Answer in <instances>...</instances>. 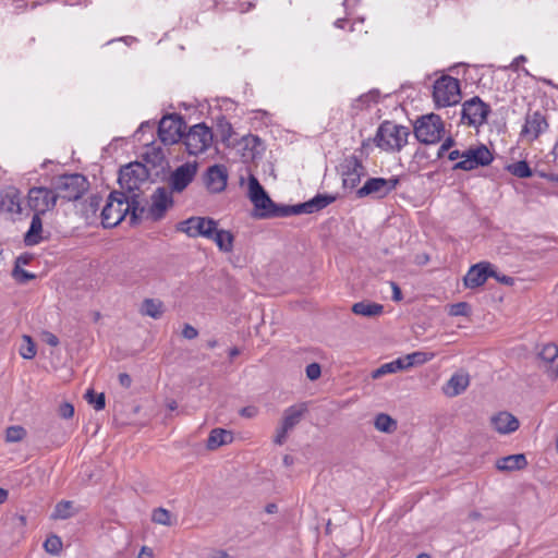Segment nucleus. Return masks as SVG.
<instances>
[{
  "mask_svg": "<svg viewBox=\"0 0 558 558\" xmlns=\"http://www.w3.org/2000/svg\"><path fill=\"white\" fill-rule=\"evenodd\" d=\"M333 201V196L318 194L312 199L302 204L293 206H278L271 201L269 195L266 193L265 195L258 198L257 203H253V216L259 219H267L274 217H287L290 215L313 214L327 207Z\"/></svg>",
  "mask_w": 558,
  "mask_h": 558,
  "instance_id": "f257e3e1",
  "label": "nucleus"
},
{
  "mask_svg": "<svg viewBox=\"0 0 558 558\" xmlns=\"http://www.w3.org/2000/svg\"><path fill=\"white\" fill-rule=\"evenodd\" d=\"M144 214L145 206L142 199L134 196L126 197L124 193L113 191L102 208L101 222L104 227L111 228L119 225L126 215H130L131 221L135 222L143 219Z\"/></svg>",
  "mask_w": 558,
  "mask_h": 558,
  "instance_id": "f03ea898",
  "label": "nucleus"
},
{
  "mask_svg": "<svg viewBox=\"0 0 558 558\" xmlns=\"http://www.w3.org/2000/svg\"><path fill=\"white\" fill-rule=\"evenodd\" d=\"M118 181L122 190L120 193L141 199L140 191L148 181V170L141 162H131L121 168Z\"/></svg>",
  "mask_w": 558,
  "mask_h": 558,
  "instance_id": "7ed1b4c3",
  "label": "nucleus"
},
{
  "mask_svg": "<svg viewBox=\"0 0 558 558\" xmlns=\"http://www.w3.org/2000/svg\"><path fill=\"white\" fill-rule=\"evenodd\" d=\"M408 128L385 121L377 130L376 145L387 151L400 150L408 142Z\"/></svg>",
  "mask_w": 558,
  "mask_h": 558,
  "instance_id": "20e7f679",
  "label": "nucleus"
},
{
  "mask_svg": "<svg viewBox=\"0 0 558 558\" xmlns=\"http://www.w3.org/2000/svg\"><path fill=\"white\" fill-rule=\"evenodd\" d=\"M445 124L438 114L429 113L418 118L414 124V135L423 144H436L442 137Z\"/></svg>",
  "mask_w": 558,
  "mask_h": 558,
  "instance_id": "39448f33",
  "label": "nucleus"
},
{
  "mask_svg": "<svg viewBox=\"0 0 558 558\" xmlns=\"http://www.w3.org/2000/svg\"><path fill=\"white\" fill-rule=\"evenodd\" d=\"M433 98L438 108L457 105L461 99L459 81L452 76H441L434 83Z\"/></svg>",
  "mask_w": 558,
  "mask_h": 558,
  "instance_id": "423d86ee",
  "label": "nucleus"
},
{
  "mask_svg": "<svg viewBox=\"0 0 558 558\" xmlns=\"http://www.w3.org/2000/svg\"><path fill=\"white\" fill-rule=\"evenodd\" d=\"M494 160L493 153L484 144L470 146L464 149V159L454 163V170L471 171L480 167H486Z\"/></svg>",
  "mask_w": 558,
  "mask_h": 558,
  "instance_id": "0eeeda50",
  "label": "nucleus"
},
{
  "mask_svg": "<svg viewBox=\"0 0 558 558\" xmlns=\"http://www.w3.org/2000/svg\"><path fill=\"white\" fill-rule=\"evenodd\" d=\"M213 140L211 130L205 123H199L190 129L184 136V144L190 155H198L211 146Z\"/></svg>",
  "mask_w": 558,
  "mask_h": 558,
  "instance_id": "6e6552de",
  "label": "nucleus"
},
{
  "mask_svg": "<svg viewBox=\"0 0 558 558\" xmlns=\"http://www.w3.org/2000/svg\"><path fill=\"white\" fill-rule=\"evenodd\" d=\"M490 107L475 96L462 105L461 121L469 126L478 128L486 123Z\"/></svg>",
  "mask_w": 558,
  "mask_h": 558,
  "instance_id": "1a4fd4ad",
  "label": "nucleus"
},
{
  "mask_svg": "<svg viewBox=\"0 0 558 558\" xmlns=\"http://www.w3.org/2000/svg\"><path fill=\"white\" fill-rule=\"evenodd\" d=\"M216 225H218V222L213 218L194 216L181 221L177 229L190 238L202 236L209 239L213 236V231H215Z\"/></svg>",
  "mask_w": 558,
  "mask_h": 558,
  "instance_id": "9d476101",
  "label": "nucleus"
},
{
  "mask_svg": "<svg viewBox=\"0 0 558 558\" xmlns=\"http://www.w3.org/2000/svg\"><path fill=\"white\" fill-rule=\"evenodd\" d=\"M399 184V178H371L365 181L362 187L356 191L360 198L371 196L373 198H383L392 192Z\"/></svg>",
  "mask_w": 558,
  "mask_h": 558,
  "instance_id": "9b49d317",
  "label": "nucleus"
},
{
  "mask_svg": "<svg viewBox=\"0 0 558 558\" xmlns=\"http://www.w3.org/2000/svg\"><path fill=\"white\" fill-rule=\"evenodd\" d=\"M184 129L185 123L180 116H166L159 122L158 136L165 145H172L182 138Z\"/></svg>",
  "mask_w": 558,
  "mask_h": 558,
  "instance_id": "f8f14e48",
  "label": "nucleus"
},
{
  "mask_svg": "<svg viewBox=\"0 0 558 558\" xmlns=\"http://www.w3.org/2000/svg\"><path fill=\"white\" fill-rule=\"evenodd\" d=\"M340 173L344 187L355 189L363 177L366 175V168L362 161L354 155H350L340 163Z\"/></svg>",
  "mask_w": 558,
  "mask_h": 558,
  "instance_id": "ddd939ff",
  "label": "nucleus"
},
{
  "mask_svg": "<svg viewBox=\"0 0 558 558\" xmlns=\"http://www.w3.org/2000/svg\"><path fill=\"white\" fill-rule=\"evenodd\" d=\"M87 189V181L82 174L63 175L57 183L59 196L68 201L78 199Z\"/></svg>",
  "mask_w": 558,
  "mask_h": 558,
  "instance_id": "4468645a",
  "label": "nucleus"
},
{
  "mask_svg": "<svg viewBox=\"0 0 558 558\" xmlns=\"http://www.w3.org/2000/svg\"><path fill=\"white\" fill-rule=\"evenodd\" d=\"M59 195L47 187H33L28 192V206L35 213L44 215L51 210Z\"/></svg>",
  "mask_w": 558,
  "mask_h": 558,
  "instance_id": "2eb2a0df",
  "label": "nucleus"
},
{
  "mask_svg": "<svg viewBox=\"0 0 558 558\" xmlns=\"http://www.w3.org/2000/svg\"><path fill=\"white\" fill-rule=\"evenodd\" d=\"M197 173L196 162H185L178 167L169 177L171 192L181 193L194 180Z\"/></svg>",
  "mask_w": 558,
  "mask_h": 558,
  "instance_id": "dca6fc26",
  "label": "nucleus"
},
{
  "mask_svg": "<svg viewBox=\"0 0 558 558\" xmlns=\"http://www.w3.org/2000/svg\"><path fill=\"white\" fill-rule=\"evenodd\" d=\"M172 205V197L165 187H158L151 195V204L145 208L144 218L157 221L161 219L167 209Z\"/></svg>",
  "mask_w": 558,
  "mask_h": 558,
  "instance_id": "f3484780",
  "label": "nucleus"
},
{
  "mask_svg": "<svg viewBox=\"0 0 558 558\" xmlns=\"http://www.w3.org/2000/svg\"><path fill=\"white\" fill-rule=\"evenodd\" d=\"M490 276H495L494 266L490 263L481 262L468 270L463 282L466 288L474 289L483 286Z\"/></svg>",
  "mask_w": 558,
  "mask_h": 558,
  "instance_id": "a211bd4d",
  "label": "nucleus"
},
{
  "mask_svg": "<svg viewBox=\"0 0 558 558\" xmlns=\"http://www.w3.org/2000/svg\"><path fill=\"white\" fill-rule=\"evenodd\" d=\"M547 128L548 123L539 111L532 113L529 112L525 117V123L522 128L521 135L529 141H534L545 132Z\"/></svg>",
  "mask_w": 558,
  "mask_h": 558,
  "instance_id": "6ab92c4d",
  "label": "nucleus"
},
{
  "mask_svg": "<svg viewBox=\"0 0 558 558\" xmlns=\"http://www.w3.org/2000/svg\"><path fill=\"white\" fill-rule=\"evenodd\" d=\"M228 172L225 166L215 165L208 168L205 183L210 192L219 193L227 186Z\"/></svg>",
  "mask_w": 558,
  "mask_h": 558,
  "instance_id": "aec40b11",
  "label": "nucleus"
},
{
  "mask_svg": "<svg viewBox=\"0 0 558 558\" xmlns=\"http://www.w3.org/2000/svg\"><path fill=\"white\" fill-rule=\"evenodd\" d=\"M470 385V375L465 371L454 373L442 387V392L453 398L463 393Z\"/></svg>",
  "mask_w": 558,
  "mask_h": 558,
  "instance_id": "412c9836",
  "label": "nucleus"
},
{
  "mask_svg": "<svg viewBox=\"0 0 558 558\" xmlns=\"http://www.w3.org/2000/svg\"><path fill=\"white\" fill-rule=\"evenodd\" d=\"M0 210L10 215L21 214V193L19 190L9 187L1 194Z\"/></svg>",
  "mask_w": 558,
  "mask_h": 558,
  "instance_id": "4be33fe9",
  "label": "nucleus"
},
{
  "mask_svg": "<svg viewBox=\"0 0 558 558\" xmlns=\"http://www.w3.org/2000/svg\"><path fill=\"white\" fill-rule=\"evenodd\" d=\"M539 357L545 363L547 374L554 378L558 377V345L545 344L539 352Z\"/></svg>",
  "mask_w": 558,
  "mask_h": 558,
  "instance_id": "5701e85b",
  "label": "nucleus"
},
{
  "mask_svg": "<svg viewBox=\"0 0 558 558\" xmlns=\"http://www.w3.org/2000/svg\"><path fill=\"white\" fill-rule=\"evenodd\" d=\"M492 425L499 434H510L519 428V421L511 413L500 412L492 417Z\"/></svg>",
  "mask_w": 558,
  "mask_h": 558,
  "instance_id": "b1692460",
  "label": "nucleus"
},
{
  "mask_svg": "<svg viewBox=\"0 0 558 558\" xmlns=\"http://www.w3.org/2000/svg\"><path fill=\"white\" fill-rule=\"evenodd\" d=\"M306 411V403H299L287 408L283 412L281 425H283L286 429H293L300 423Z\"/></svg>",
  "mask_w": 558,
  "mask_h": 558,
  "instance_id": "393cba45",
  "label": "nucleus"
},
{
  "mask_svg": "<svg viewBox=\"0 0 558 558\" xmlns=\"http://www.w3.org/2000/svg\"><path fill=\"white\" fill-rule=\"evenodd\" d=\"M526 465L527 461L523 453L502 457L496 461V468L499 471H518L524 469Z\"/></svg>",
  "mask_w": 558,
  "mask_h": 558,
  "instance_id": "a878e982",
  "label": "nucleus"
},
{
  "mask_svg": "<svg viewBox=\"0 0 558 558\" xmlns=\"http://www.w3.org/2000/svg\"><path fill=\"white\" fill-rule=\"evenodd\" d=\"M233 441V434L223 428H214L207 439V449L216 450L221 446L231 444Z\"/></svg>",
  "mask_w": 558,
  "mask_h": 558,
  "instance_id": "bb28decb",
  "label": "nucleus"
},
{
  "mask_svg": "<svg viewBox=\"0 0 558 558\" xmlns=\"http://www.w3.org/2000/svg\"><path fill=\"white\" fill-rule=\"evenodd\" d=\"M208 240L214 241L221 252L229 253L233 250L234 238L232 233L228 230L218 229V225L215 226L213 236Z\"/></svg>",
  "mask_w": 558,
  "mask_h": 558,
  "instance_id": "cd10ccee",
  "label": "nucleus"
},
{
  "mask_svg": "<svg viewBox=\"0 0 558 558\" xmlns=\"http://www.w3.org/2000/svg\"><path fill=\"white\" fill-rule=\"evenodd\" d=\"M43 221L39 214H34L28 231L25 233L24 242L28 246H33L43 240Z\"/></svg>",
  "mask_w": 558,
  "mask_h": 558,
  "instance_id": "c85d7f7f",
  "label": "nucleus"
},
{
  "mask_svg": "<svg viewBox=\"0 0 558 558\" xmlns=\"http://www.w3.org/2000/svg\"><path fill=\"white\" fill-rule=\"evenodd\" d=\"M352 312L364 317H377L383 314L384 306L375 302L361 301L352 305Z\"/></svg>",
  "mask_w": 558,
  "mask_h": 558,
  "instance_id": "c756f323",
  "label": "nucleus"
},
{
  "mask_svg": "<svg viewBox=\"0 0 558 558\" xmlns=\"http://www.w3.org/2000/svg\"><path fill=\"white\" fill-rule=\"evenodd\" d=\"M165 306L159 299H145L140 307V313L143 316H148L158 319L162 316Z\"/></svg>",
  "mask_w": 558,
  "mask_h": 558,
  "instance_id": "7c9ffc66",
  "label": "nucleus"
},
{
  "mask_svg": "<svg viewBox=\"0 0 558 558\" xmlns=\"http://www.w3.org/2000/svg\"><path fill=\"white\" fill-rule=\"evenodd\" d=\"M435 356L434 353H427V352H413L405 356L399 357V360L402 363L403 371L408 369L414 365H422L430 360H433Z\"/></svg>",
  "mask_w": 558,
  "mask_h": 558,
  "instance_id": "2f4dec72",
  "label": "nucleus"
},
{
  "mask_svg": "<svg viewBox=\"0 0 558 558\" xmlns=\"http://www.w3.org/2000/svg\"><path fill=\"white\" fill-rule=\"evenodd\" d=\"M76 513L77 510L74 508L73 501L62 500L56 505L51 518L54 520H65L72 518Z\"/></svg>",
  "mask_w": 558,
  "mask_h": 558,
  "instance_id": "473e14b6",
  "label": "nucleus"
},
{
  "mask_svg": "<svg viewBox=\"0 0 558 558\" xmlns=\"http://www.w3.org/2000/svg\"><path fill=\"white\" fill-rule=\"evenodd\" d=\"M399 371H403L402 363L399 359L391 361L389 363H385L372 373L373 379L381 378L385 375L393 374Z\"/></svg>",
  "mask_w": 558,
  "mask_h": 558,
  "instance_id": "72a5a7b5",
  "label": "nucleus"
},
{
  "mask_svg": "<svg viewBox=\"0 0 558 558\" xmlns=\"http://www.w3.org/2000/svg\"><path fill=\"white\" fill-rule=\"evenodd\" d=\"M507 171L512 175L518 178H530L532 175V170L526 161L521 160L513 163H510L506 167Z\"/></svg>",
  "mask_w": 558,
  "mask_h": 558,
  "instance_id": "f704fd0d",
  "label": "nucleus"
},
{
  "mask_svg": "<svg viewBox=\"0 0 558 558\" xmlns=\"http://www.w3.org/2000/svg\"><path fill=\"white\" fill-rule=\"evenodd\" d=\"M375 427L379 432L391 433L396 429L397 423L388 414L380 413L375 418Z\"/></svg>",
  "mask_w": 558,
  "mask_h": 558,
  "instance_id": "c9c22d12",
  "label": "nucleus"
},
{
  "mask_svg": "<svg viewBox=\"0 0 558 558\" xmlns=\"http://www.w3.org/2000/svg\"><path fill=\"white\" fill-rule=\"evenodd\" d=\"M266 194V191L260 185L254 175L248 178V198L252 203H257L258 198Z\"/></svg>",
  "mask_w": 558,
  "mask_h": 558,
  "instance_id": "e433bc0d",
  "label": "nucleus"
},
{
  "mask_svg": "<svg viewBox=\"0 0 558 558\" xmlns=\"http://www.w3.org/2000/svg\"><path fill=\"white\" fill-rule=\"evenodd\" d=\"M266 194V191L260 185L254 175L248 178V198L252 203H257L258 198Z\"/></svg>",
  "mask_w": 558,
  "mask_h": 558,
  "instance_id": "4c0bfd02",
  "label": "nucleus"
},
{
  "mask_svg": "<svg viewBox=\"0 0 558 558\" xmlns=\"http://www.w3.org/2000/svg\"><path fill=\"white\" fill-rule=\"evenodd\" d=\"M20 354L22 357L27 360H32L36 355L35 343L33 339L27 335L23 336V344L20 348Z\"/></svg>",
  "mask_w": 558,
  "mask_h": 558,
  "instance_id": "58836bf2",
  "label": "nucleus"
},
{
  "mask_svg": "<svg viewBox=\"0 0 558 558\" xmlns=\"http://www.w3.org/2000/svg\"><path fill=\"white\" fill-rule=\"evenodd\" d=\"M25 436V428L19 425L8 427L5 432V440L8 442H19L23 440Z\"/></svg>",
  "mask_w": 558,
  "mask_h": 558,
  "instance_id": "ea45409f",
  "label": "nucleus"
},
{
  "mask_svg": "<svg viewBox=\"0 0 558 558\" xmlns=\"http://www.w3.org/2000/svg\"><path fill=\"white\" fill-rule=\"evenodd\" d=\"M153 522L166 526L172 525L171 513L165 508H158L154 510L151 515Z\"/></svg>",
  "mask_w": 558,
  "mask_h": 558,
  "instance_id": "a19ab883",
  "label": "nucleus"
},
{
  "mask_svg": "<svg viewBox=\"0 0 558 558\" xmlns=\"http://www.w3.org/2000/svg\"><path fill=\"white\" fill-rule=\"evenodd\" d=\"M44 548L47 553L57 555L62 549V541L59 536L51 535L45 541Z\"/></svg>",
  "mask_w": 558,
  "mask_h": 558,
  "instance_id": "79ce46f5",
  "label": "nucleus"
},
{
  "mask_svg": "<svg viewBox=\"0 0 558 558\" xmlns=\"http://www.w3.org/2000/svg\"><path fill=\"white\" fill-rule=\"evenodd\" d=\"M85 399L89 404L94 407L96 411L102 410L106 405L104 393L95 395L93 390H87L85 393Z\"/></svg>",
  "mask_w": 558,
  "mask_h": 558,
  "instance_id": "37998d69",
  "label": "nucleus"
},
{
  "mask_svg": "<svg viewBox=\"0 0 558 558\" xmlns=\"http://www.w3.org/2000/svg\"><path fill=\"white\" fill-rule=\"evenodd\" d=\"M448 314L450 316H469L471 314V305L466 302H459L449 305Z\"/></svg>",
  "mask_w": 558,
  "mask_h": 558,
  "instance_id": "c03bdc74",
  "label": "nucleus"
},
{
  "mask_svg": "<svg viewBox=\"0 0 558 558\" xmlns=\"http://www.w3.org/2000/svg\"><path fill=\"white\" fill-rule=\"evenodd\" d=\"M322 368L317 363H312L306 366V376L310 380H316L320 377Z\"/></svg>",
  "mask_w": 558,
  "mask_h": 558,
  "instance_id": "a18cd8bd",
  "label": "nucleus"
},
{
  "mask_svg": "<svg viewBox=\"0 0 558 558\" xmlns=\"http://www.w3.org/2000/svg\"><path fill=\"white\" fill-rule=\"evenodd\" d=\"M290 432V429H286V427L283 425H281L278 429H277V433H276V436L274 438V442L276 445H279L281 446L282 444H284L286 439H287V434Z\"/></svg>",
  "mask_w": 558,
  "mask_h": 558,
  "instance_id": "49530a36",
  "label": "nucleus"
},
{
  "mask_svg": "<svg viewBox=\"0 0 558 558\" xmlns=\"http://www.w3.org/2000/svg\"><path fill=\"white\" fill-rule=\"evenodd\" d=\"M59 414L63 418H71L74 414V407L71 403H63L59 408Z\"/></svg>",
  "mask_w": 558,
  "mask_h": 558,
  "instance_id": "de8ad7c7",
  "label": "nucleus"
},
{
  "mask_svg": "<svg viewBox=\"0 0 558 558\" xmlns=\"http://www.w3.org/2000/svg\"><path fill=\"white\" fill-rule=\"evenodd\" d=\"M182 336L189 340L195 339L198 336V331L193 326L185 324L182 329Z\"/></svg>",
  "mask_w": 558,
  "mask_h": 558,
  "instance_id": "09e8293b",
  "label": "nucleus"
},
{
  "mask_svg": "<svg viewBox=\"0 0 558 558\" xmlns=\"http://www.w3.org/2000/svg\"><path fill=\"white\" fill-rule=\"evenodd\" d=\"M258 413V410L256 407H253V405H250V407H245V408H242L240 410V414L241 416L243 417H247V418H252V417H255Z\"/></svg>",
  "mask_w": 558,
  "mask_h": 558,
  "instance_id": "8fccbe9b",
  "label": "nucleus"
},
{
  "mask_svg": "<svg viewBox=\"0 0 558 558\" xmlns=\"http://www.w3.org/2000/svg\"><path fill=\"white\" fill-rule=\"evenodd\" d=\"M43 340L51 347H57L59 344L58 337L49 331H45L43 333Z\"/></svg>",
  "mask_w": 558,
  "mask_h": 558,
  "instance_id": "3c124183",
  "label": "nucleus"
},
{
  "mask_svg": "<svg viewBox=\"0 0 558 558\" xmlns=\"http://www.w3.org/2000/svg\"><path fill=\"white\" fill-rule=\"evenodd\" d=\"M390 286H391V289H392V300L396 301V302H399L402 300V292H401V289L399 288V286L391 281L390 282Z\"/></svg>",
  "mask_w": 558,
  "mask_h": 558,
  "instance_id": "603ef678",
  "label": "nucleus"
},
{
  "mask_svg": "<svg viewBox=\"0 0 558 558\" xmlns=\"http://www.w3.org/2000/svg\"><path fill=\"white\" fill-rule=\"evenodd\" d=\"M448 158L451 161H456V160L460 161V160L464 159V150H459V149L451 150L448 155Z\"/></svg>",
  "mask_w": 558,
  "mask_h": 558,
  "instance_id": "864d4df0",
  "label": "nucleus"
},
{
  "mask_svg": "<svg viewBox=\"0 0 558 558\" xmlns=\"http://www.w3.org/2000/svg\"><path fill=\"white\" fill-rule=\"evenodd\" d=\"M119 383L121 386L129 388L131 386L132 379L129 374L121 373L119 374Z\"/></svg>",
  "mask_w": 558,
  "mask_h": 558,
  "instance_id": "5fc2aeb1",
  "label": "nucleus"
},
{
  "mask_svg": "<svg viewBox=\"0 0 558 558\" xmlns=\"http://www.w3.org/2000/svg\"><path fill=\"white\" fill-rule=\"evenodd\" d=\"M497 281L504 283V284H507V286H511L513 284V278L509 277V276H506V275H502V276H499L496 271H495V276H493Z\"/></svg>",
  "mask_w": 558,
  "mask_h": 558,
  "instance_id": "6e6d98bb",
  "label": "nucleus"
},
{
  "mask_svg": "<svg viewBox=\"0 0 558 558\" xmlns=\"http://www.w3.org/2000/svg\"><path fill=\"white\" fill-rule=\"evenodd\" d=\"M153 557H154L153 550L146 546H143L138 554V558H153Z\"/></svg>",
  "mask_w": 558,
  "mask_h": 558,
  "instance_id": "4d7b16f0",
  "label": "nucleus"
},
{
  "mask_svg": "<svg viewBox=\"0 0 558 558\" xmlns=\"http://www.w3.org/2000/svg\"><path fill=\"white\" fill-rule=\"evenodd\" d=\"M453 140L448 137L440 146L439 155H441L444 151L448 150L453 145Z\"/></svg>",
  "mask_w": 558,
  "mask_h": 558,
  "instance_id": "13d9d810",
  "label": "nucleus"
},
{
  "mask_svg": "<svg viewBox=\"0 0 558 558\" xmlns=\"http://www.w3.org/2000/svg\"><path fill=\"white\" fill-rule=\"evenodd\" d=\"M209 558H228V554L225 550H216L209 556Z\"/></svg>",
  "mask_w": 558,
  "mask_h": 558,
  "instance_id": "bf43d9fd",
  "label": "nucleus"
},
{
  "mask_svg": "<svg viewBox=\"0 0 558 558\" xmlns=\"http://www.w3.org/2000/svg\"><path fill=\"white\" fill-rule=\"evenodd\" d=\"M347 23V20L344 19H338L336 22H335V26L337 28H344V25Z\"/></svg>",
  "mask_w": 558,
  "mask_h": 558,
  "instance_id": "052dcab7",
  "label": "nucleus"
},
{
  "mask_svg": "<svg viewBox=\"0 0 558 558\" xmlns=\"http://www.w3.org/2000/svg\"><path fill=\"white\" fill-rule=\"evenodd\" d=\"M8 498V492L3 488H0V504L4 502Z\"/></svg>",
  "mask_w": 558,
  "mask_h": 558,
  "instance_id": "680f3d73",
  "label": "nucleus"
},
{
  "mask_svg": "<svg viewBox=\"0 0 558 558\" xmlns=\"http://www.w3.org/2000/svg\"><path fill=\"white\" fill-rule=\"evenodd\" d=\"M554 162L558 163V142L555 144L553 148Z\"/></svg>",
  "mask_w": 558,
  "mask_h": 558,
  "instance_id": "e2e57ef3",
  "label": "nucleus"
},
{
  "mask_svg": "<svg viewBox=\"0 0 558 558\" xmlns=\"http://www.w3.org/2000/svg\"><path fill=\"white\" fill-rule=\"evenodd\" d=\"M229 354H230V357L233 359V357H235L236 355L240 354V351H239L238 348H233V349L230 350Z\"/></svg>",
  "mask_w": 558,
  "mask_h": 558,
  "instance_id": "0e129e2a",
  "label": "nucleus"
},
{
  "mask_svg": "<svg viewBox=\"0 0 558 558\" xmlns=\"http://www.w3.org/2000/svg\"><path fill=\"white\" fill-rule=\"evenodd\" d=\"M416 558H432L428 554L422 553L416 556Z\"/></svg>",
  "mask_w": 558,
  "mask_h": 558,
  "instance_id": "69168bd1",
  "label": "nucleus"
},
{
  "mask_svg": "<svg viewBox=\"0 0 558 558\" xmlns=\"http://www.w3.org/2000/svg\"><path fill=\"white\" fill-rule=\"evenodd\" d=\"M23 276L26 278V279H33L35 276L34 275H31V274H27V272H23Z\"/></svg>",
  "mask_w": 558,
  "mask_h": 558,
  "instance_id": "338daca9",
  "label": "nucleus"
},
{
  "mask_svg": "<svg viewBox=\"0 0 558 558\" xmlns=\"http://www.w3.org/2000/svg\"><path fill=\"white\" fill-rule=\"evenodd\" d=\"M169 409L170 410H175L177 409V403L175 402L169 403Z\"/></svg>",
  "mask_w": 558,
  "mask_h": 558,
  "instance_id": "774afa93",
  "label": "nucleus"
}]
</instances>
